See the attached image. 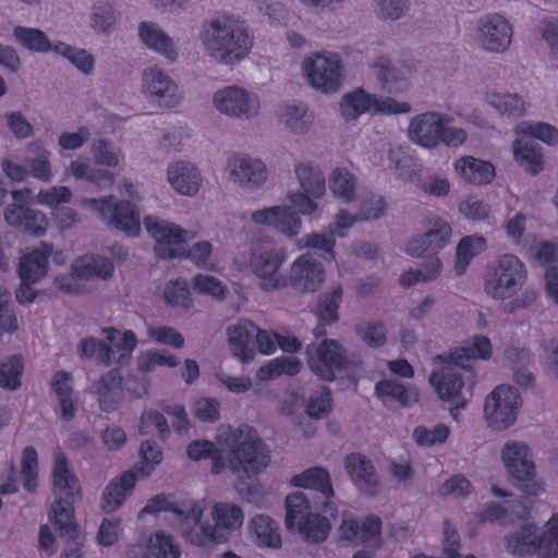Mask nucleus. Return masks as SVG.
Here are the masks:
<instances>
[{
	"mask_svg": "<svg viewBox=\"0 0 558 558\" xmlns=\"http://www.w3.org/2000/svg\"><path fill=\"white\" fill-rule=\"evenodd\" d=\"M227 449H218L210 440H194L186 449L193 461L213 459L211 473L220 474L228 468L239 481L236 486L241 495L251 496L253 487L247 483L262 473L270 462V450L258 436L255 428L243 424L228 428L225 438Z\"/></svg>",
	"mask_w": 558,
	"mask_h": 558,
	"instance_id": "f257e3e1",
	"label": "nucleus"
},
{
	"mask_svg": "<svg viewBox=\"0 0 558 558\" xmlns=\"http://www.w3.org/2000/svg\"><path fill=\"white\" fill-rule=\"evenodd\" d=\"M492 356L490 340L483 335L475 336L471 344L456 348L448 354L437 355L436 361L446 365L440 373L433 372L428 381L433 386L438 398L449 403L450 414L458 416V411L466 408L473 388L476 374L472 363L476 359L488 360Z\"/></svg>",
	"mask_w": 558,
	"mask_h": 558,
	"instance_id": "f03ea898",
	"label": "nucleus"
},
{
	"mask_svg": "<svg viewBox=\"0 0 558 558\" xmlns=\"http://www.w3.org/2000/svg\"><path fill=\"white\" fill-rule=\"evenodd\" d=\"M201 39L208 54L225 64L239 62L253 46L247 31L226 12L203 22Z\"/></svg>",
	"mask_w": 558,
	"mask_h": 558,
	"instance_id": "7ed1b4c3",
	"label": "nucleus"
},
{
	"mask_svg": "<svg viewBox=\"0 0 558 558\" xmlns=\"http://www.w3.org/2000/svg\"><path fill=\"white\" fill-rule=\"evenodd\" d=\"M52 482L53 487L64 494L51 504L48 512L49 520L61 538L77 544L82 536L75 521L74 505L82 500V488L77 476L71 471L68 459L62 452L56 456Z\"/></svg>",
	"mask_w": 558,
	"mask_h": 558,
	"instance_id": "20e7f679",
	"label": "nucleus"
},
{
	"mask_svg": "<svg viewBox=\"0 0 558 558\" xmlns=\"http://www.w3.org/2000/svg\"><path fill=\"white\" fill-rule=\"evenodd\" d=\"M305 354L311 371L324 381H333L337 376L343 377L361 364L360 360L350 357L344 347L335 339H323L319 344H308Z\"/></svg>",
	"mask_w": 558,
	"mask_h": 558,
	"instance_id": "39448f33",
	"label": "nucleus"
},
{
	"mask_svg": "<svg viewBox=\"0 0 558 558\" xmlns=\"http://www.w3.org/2000/svg\"><path fill=\"white\" fill-rule=\"evenodd\" d=\"M506 550L524 558L539 554L541 558H558V517L557 524L547 531H541L533 523H523L520 529L505 536Z\"/></svg>",
	"mask_w": 558,
	"mask_h": 558,
	"instance_id": "423d86ee",
	"label": "nucleus"
},
{
	"mask_svg": "<svg viewBox=\"0 0 558 558\" xmlns=\"http://www.w3.org/2000/svg\"><path fill=\"white\" fill-rule=\"evenodd\" d=\"M501 459L507 472L524 496H537L543 492L535 480V465L530 459L529 446L520 441H507L501 450Z\"/></svg>",
	"mask_w": 558,
	"mask_h": 558,
	"instance_id": "0eeeda50",
	"label": "nucleus"
},
{
	"mask_svg": "<svg viewBox=\"0 0 558 558\" xmlns=\"http://www.w3.org/2000/svg\"><path fill=\"white\" fill-rule=\"evenodd\" d=\"M84 204L97 213L108 227L136 236L141 232L140 211L130 201H118L110 195L102 198H86Z\"/></svg>",
	"mask_w": 558,
	"mask_h": 558,
	"instance_id": "6e6552de",
	"label": "nucleus"
},
{
	"mask_svg": "<svg viewBox=\"0 0 558 558\" xmlns=\"http://www.w3.org/2000/svg\"><path fill=\"white\" fill-rule=\"evenodd\" d=\"M526 279L524 264L512 254L502 255L485 278V292L496 300L513 296Z\"/></svg>",
	"mask_w": 558,
	"mask_h": 558,
	"instance_id": "1a4fd4ad",
	"label": "nucleus"
},
{
	"mask_svg": "<svg viewBox=\"0 0 558 558\" xmlns=\"http://www.w3.org/2000/svg\"><path fill=\"white\" fill-rule=\"evenodd\" d=\"M294 172L301 191L290 192L288 199L302 215H311L318 208L316 199L326 193V179L323 171L311 162H301L295 166Z\"/></svg>",
	"mask_w": 558,
	"mask_h": 558,
	"instance_id": "9d476101",
	"label": "nucleus"
},
{
	"mask_svg": "<svg viewBox=\"0 0 558 558\" xmlns=\"http://www.w3.org/2000/svg\"><path fill=\"white\" fill-rule=\"evenodd\" d=\"M521 403L517 388L497 386L485 399L484 414L488 426L495 430H505L513 425Z\"/></svg>",
	"mask_w": 558,
	"mask_h": 558,
	"instance_id": "9b49d317",
	"label": "nucleus"
},
{
	"mask_svg": "<svg viewBox=\"0 0 558 558\" xmlns=\"http://www.w3.org/2000/svg\"><path fill=\"white\" fill-rule=\"evenodd\" d=\"M303 72L308 84L322 93H336L341 87L342 64L337 54L317 53L306 58Z\"/></svg>",
	"mask_w": 558,
	"mask_h": 558,
	"instance_id": "f8f14e48",
	"label": "nucleus"
},
{
	"mask_svg": "<svg viewBox=\"0 0 558 558\" xmlns=\"http://www.w3.org/2000/svg\"><path fill=\"white\" fill-rule=\"evenodd\" d=\"M144 227L155 240L154 252L160 259L182 258L179 246L186 243L189 231L157 216H146Z\"/></svg>",
	"mask_w": 558,
	"mask_h": 558,
	"instance_id": "ddd939ff",
	"label": "nucleus"
},
{
	"mask_svg": "<svg viewBox=\"0 0 558 558\" xmlns=\"http://www.w3.org/2000/svg\"><path fill=\"white\" fill-rule=\"evenodd\" d=\"M355 218L342 210L338 214L337 220L330 223L328 230L322 233L305 234L301 239L303 247L314 250L322 258L327 262L336 259L335 244L336 235L345 236V231L355 222Z\"/></svg>",
	"mask_w": 558,
	"mask_h": 558,
	"instance_id": "4468645a",
	"label": "nucleus"
},
{
	"mask_svg": "<svg viewBox=\"0 0 558 558\" xmlns=\"http://www.w3.org/2000/svg\"><path fill=\"white\" fill-rule=\"evenodd\" d=\"M325 281V269L311 254H303L291 265L290 275L283 287L299 292H315Z\"/></svg>",
	"mask_w": 558,
	"mask_h": 558,
	"instance_id": "2eb2a0df",
	"label": "nucleus"
},
{
	"mask_svg": "<svg viewBox=\"0 0 558 558\" xmlns=\"http://www.w3.org/2000/svg\"><path fill=\"white\" fill-rule=\"evenodd\" d=\"M214 105L223 114L250 119L258 112L257 98L238 86L225 87L214 95Z\"/></svg>",
	"mask_w": 558,
	"mask_h": 558,
	"instance_id": "dca6fc26",
	"label": "nucleus"
},
{
	"mask_svg": "<svg viewBox=\"0 0 558 558\" xmlns=\"http://www.w3.org/2000/svg\"><path fill=\"white\" fill-rule=\"evenodd\" d=\"M512 27L499 14L486 15L480 20L477 39L481 46L490 52H502L511 44Z\"/></svg>",
	"mask_w": 558,
	"mask_h": 558,
	"instance_id": "f3484780",
	"label": "nucleus"
},
{
	"mask_svg": "<svg viewBox=\"0 0 558 558\" xmlns=\"http://www.w3.org/2000/svg\"><path fill=\"white\" fill-rule=\"evenodd\" d=\"M284 256L277 250L254 251L251 256V267L254 274L262 279L263 290L272 291L283 287L286 278L279 274Z\"/></svg>",
	"mask_w": 558,
	"mask_h": 558,
	"instance_id": "a211bd4d",
	"label": "nucleus"
},
{
	"mask_svg": "<svg viewBox=\"0 0 558 558\" xmlns=\"http://www.w3.org/2000/svg\"><path fill=\"white\" fill-rule=\"evenodd\" d=\"M448 121L446 114L435 111L417 114L410 121L408 136L411 142L422 147L436 148L439 145L442 122Z\"/></svg>",
	"mask_w": 558,
	"mask_h": 558,
	"instance_id": "6ab92c4d",
	"label": "nucleus"
},
{
	"mask_svg": "<svg viewBox=\"0 0 558 558\" xmlns=\"http://www.w3.org/2000/svg\"><path fill=\"white\" fill-rule=\"evenodd\" d=\"M345 470L361 493L368 497L378 495L380 481L369 458L360 452L350 453L345 458Z\"/></svg>",
	"mask_w": 558,
	"mask_h": 558,
	"instance_id": "aec40b11",
	"label": "nucleus"
},
{
	"mask_svg": "<svg viewBox=\"0 0 558 558\" xmlns=\"http://www.w3.org/2000/svg\"><path fill=\"white\" fill-rule=\"evenodd\" d=\"M88 392L98 397L101 411H116L123 401L122 375L116 368L110 369L89 385Z\"/></svg>",
	"mask_w": 558,
	"mask_h": 558,
	"instance_id": "412c9836",
	"label": "nucleus"
},
{
	"mask_svg": "<svg viewBox=\"0 0 558 558\" xmlns=\"http://www.w3.org/2000/svg\"><path fill=\"white\" fill-rule=\"evenodd\" d=\"M143 83L146 94L160 107L173 108L180 101L177 84L157 69H150L144 72Z\"/></svg>",
	"mask_w": 558,
	"mask_h": 558,
	"instance_id": "4be33fe9",
	"label": "nucleus"
},
{
	"mask_svg": "<svg viewBox=\"0 0 558 558\" xmlns=\"http://www.w3.org/2000/svg\"><path fill=\"white\" fill-rule=\"evenodd\" d=\"M252 220L258 225L271 226L289 236L296 235L302 223L299 214L287 206H274L255 210L252 214Z\"/></svg>",
	"mask_w": 558,
	"mask_h": 558,
	"instance_id": "5701e85b",
	"label": "nucleus"
},
{
	"mask_svg": "<svg viewBox=\"0 0 558 558\" xmlns=\"http://www.w3.org/2000/svg\"><path fill=\"white\" fill-rule=\"evenodd\" d=\"M230 178L239 184L248 187H259L266 181L265 165L246 155L238 154L229 158L227 163Z\"/></svg>",
	"mask_w": 558,
	"mask_h": 558,
	"instance_id": "b1692460",
	"label": "nucleus"
},
{
	"mask_svg": "<svg viewBox=\"0 0 558 558\" xmlns=\"http://www.w3.org/2000/svg\"><path fill=\"white\" fill-rule=\"evenodd\" d=\"M5 221L20 230L35 236H43L47 232L48 219L37 209L21 204H12L4 211Z\"/></svg>",
	"mask_w": 558,
	"mask_h": 558,
	"instance_id": "393cba45",
	"label": "nucleus"
},
{
	"mask_svg": "<svg viewBox=\"0 0 558 558\" xmlns=\"http://www.w3.org/2000/svg\"><path fill=\"white\" fill-rule=\"evenodd\" d=\"M52 254V244L41 242L32 252L21 257L17 274L21 280L40 282L48 272L49 257Z\"/></svg>",
	"mask_w": 558,
	"mask_h": 558,
	"instance_id": "a878e982",
	"label": "nucleus"
},
{
	"mask_svg": "<svg viewBox=\"0 0 558 558\" xmlns=\"http://www.w3.org/2000/svg\"><path fill=\"white\" fill-rule=\"evenodd\" d=\"M138 36L148 49L156 51L171 62L178 60L179 52L174 40L157 23H140Z\"/></svg>",
	"mask_w": 558,
	"mask_h": 558,
	"instance_id": "bb28decb",
	"label": "nucleus"
},
{
	"mask_svg": "<svg viewBox=\"0 0 558 558\" xmlns=\"http://www.w3.org/2000/svg\"><path fill=\"white\" fill-rule=\"evenodd\" d=\"M167 175L170 185L181 195L193 196L201 189L202 175L191 162L179 160L169 163Z\"/></svg>",
	"mask_w": 558,
	"mask_h": 558,
	"instance_id": "cd10ccee",
	"label": "nucleus"
},
{
	"mask_svg": "<svg viewBox=\"0 0 558 558\" xmlns=\"http://www.w3.org/2000/svg\"><path fill=\"white\" fill-rule=\"evenodd\" d=\"M229 343L233 355L248 363L254 359V337H256V325L251 320H239L227 329Z\"/></svg>",
	"mask_w": 558,
	"mask_h": 558,
	"instance_id": "c85d7f7f",
	"label": "nucleus"
},
{
	"mask_svg": "<svg viewBox=\"0 0 558 558\" xmlns=\"http://www.w3.org/2000/svg\"><path fill=\"white\" fill-rule=\"evenodd\" d=\"M74 276L78 280H89L97 277L109 280L114 272L113 263L106 256L98 254H85L77 257L71 265Z\"/></svg>",
	"mask_w": 558,
	"mask_h": 558,
	"instance_id": "c756f323",
	"label": "nucleus"
},
{
	"mask_svg": "<svg viewBox=\"0 0 558 558\" xmlns=\"http://www.w3.org/2000/svg\"><path fill=\"white\" fill-rule=\"evenodd\" d=\"M248 535L253 543L262 548L278 549L281 547L279 524L267 514L254 515L247 524Z\"/></svg>",
	"mask_w": 558,
	"mask_h": 558,
	"instance_id": "7c9ffc66",
	"label": "nucleus"
},
{
	"mask_svg": "<svg viewBox=\"0 0 558 558\" xmlns=\"http://www.w3.org/2000/svg\"><path fill=\"white\" fill-rule=\"evenodd\" d=\"M136 473L126 471L114 477L104 489L101 508L106 512H113L120 508L132 494L136 483Z\"/></svg>",
	"mask_w": 558,
	"mask_h": 558,
	"instance_id": "2f4dec72",
	"label": "nucleus"
},
{
	"mask_svg": "<svg viewBox=\"0 0 558 558\" xmlns=\"http://www.w3.org/2000/svg\"><path fill=\"white\" fill-rule=\"evenodd\" d=\"M454 170L465 182L474 185L489 184L496 175L495 167L490 161L473 156L457 159Z\"/></svg>",
	"mask_w": 558,
	"mask_h": 558,
	"instance_id": "473e14b6",
	"label": "nucleus"
},
{
	"mask_svg": "<svg viewBox=\"0 0 558 558\" xmlns=\"http://www.w3.org/2000/svg\"><path fill=\"white\" fill-rule=\"evenodd\" d=\"M291 484L295 487L317 490L327 499L335 494L330 475L328 471L322 466L306 469L302 473L293 476Z\"/></svg>",
	"mask_w": 558,
	"mask_h": 558,
	"instance_id": "72a5a7b5",
	"label": "nucleus"
},
{
	"mask_svg": "<svg viewBox=\"0 0 558 558\" xmlns=\"http://www.w3.org/2000/svg\"><path fill=\"white\" fill-rule=\"evenodd\" d=\"M307 543L324 542L331 530L329 520L316 512H307L295 524V529Z\"/></svg>",
	"mask_w": 558,
	"mask_h": 558,
	"instance_id": "f704fd0d",
	"label": "nucleus"
},
{
	"mask_svg": "<svg viewBox=\"0 0 558 558\" xmlns=\"http://www.w3.org/2000/svg\"><path fill=\"white\" fill-rule=\"evenodd\" d=\"M375 395L381 399L398 401L402 407L409 408L418 401V393L414 388H407L396 379H383L375 385Z\"/></svg>",
	"mask_w": 558,
	"mask_h": 558,
	"instance_id": "c9c22d12",
	"label": "nucleus"
},
{
	"mask_svg": "<svg viewBox=\"0 0 558 558\" xmlns=\"http://www.w3.org/2000/svg\"><path fill=\"white\" fill-rule=\"evenodd\" d=\"M12 36L19 45L29 51L37 53L54 52L56 43H51L48 35L39 28L15 26Z\"/></svg>",
	"mask_w": 558,
	"mask_h": 558,
	"instance_id": "e433bc0d",
	"label": "nucleus"
},
{
	"mask_svg": "<svg viewBox=\"0 0 558 558\" xmlns=\"http://www.w3.org/2000/svg\"><path fill=\"white\" fill-rule=\"evenodd\" d=\"M375 95L365 93L357 88L342 97L340 110L343 118L348 121L356 120L361 114L368 112L373 114Z\"/></svg>",
	"mask_w": 558,
	"mask_h": 558,
	"instance_id": "4c0bfd02",
	"label": "nucleus"
},
{
	"mask_svg": "<svg viewBox=\"0 0 558 558\" xmlns=\"http://www.w3.org/2000/svg\"><path fill=\"white\" fill-rule=\"evenodd\" d=\"M381 89L390 94H397L408 88V82L402 72L387 58H379L373 65Z\"/></svg>",
	"mask_w": 558,
	"mask_h": 558,
	"instance_id": "58836bf2",
	"label": "nucleus"
},
{
	"mask_svg": "<svg viewBox=\"0 0 558 558\" xmlns=\"http://www.w3.org/2000/svg\"><path fill=\"white\" fill-rule=\"evenodd\" d=\"M487 242L482 235L473 234L463 236L456 248L454 269L462 275L470 262L486 250Z\"/></svg>",
	"mask_w": 558,
	"mask_h": 558,
	"instance_id": "ea45409f",
	"label": "nucleus"
},
{
	"mask_svg": "<svg viewBox=\"0 0 558 558\" xmlns=\"http://www.w3.org/2000/svg\"><path fill=\"white\" fill-rule=\"evenodd\" d=\"M328 185L332 195L343 203L355 199L356 178L348 169H333L329 175Z\"/></svg>",
	"mask_w": 558,
	"mask_h": 558,
	"instance_id": "a19ab883",
	"label": "nucleus"
},
{
	"mask_svg": "<svg viewBox=\"0 0 558 558\" xmlns=\"http://www.w3.org/2000/svg\"><path fill=\"white\" fill-rule=\"evenodd\" d=\"M101 331L106 336V340L121 352L117 359V363L121 366L128 365L130 363L132 352L138 342L134 331L125 330L124 332H121L116 327L102 328Z\"/></svg>",
	"mask_w": 558,
	"mask_h": 558,
	"instance_id": "79ce46f5",
	"label": "nucleus"
},
{
	"mask_svg": "<svg viewBox=\"0 0 558 558\" xmlns=\"http://www.w3.org/2000/svg\"><path fill=\"white\" fill-rule=\"evenodd\" d=\"M514 157L517 161L529 173L535 175L543 169V155L541 148L534 143V140H517L513 144Z\"/></svg>",
	"mask_w": 558,
	"mask_h": 558,
	"instance_id": "37998d69",
	"label": "nucleus"
},
{
	"mask_svg": "<svg viewBox=\"0 0 558 558\" xmlns=\"http://www.w3.org/2000/svg\"><path fill=\"white\" fill-rule=\"evenodd\" d=\"M343 290L340 284L335 286L331 291L319 295L315 314L320 322L331 326L339 320L338 310L342 302Z\"/></svg>",
	"mask_w": 558,
	"mask_h": 558,
	"instance_id": "c03bdc74",
	"label": "nucleus"
},
{
	"mask_svg": "<svg viewBox=\"0 0 558 558\" xmlns=\"http://www.w3.org/2000/svg\"><path fill=\"white\" fill-rule=\"evenodd\" d=\"M77 354L83 360L96 359L98 364L110 366L114 353L104 340L89 336L78 342Z\"/></svg>",
	"mask_w": 558,
	"mask_h": 558,
	"instance_id": "a18cd8bd",
	"label": "nucleus"
},
{
	"mask_svg": "<svg viewBox=\"0 0 558 558\" xmlns=\"http://www.w3.org/2000/svg\"><path fill=\"white\" fill-rule=\"evenodd\" d=\"M278 116L280 122L296 134L307 132L312 124V116L307 113L306 106L303 104L284 105L280 108Z\"/></svg>",
	"mask_w": 558,
	"mask_h": 558,
	"instance_id": "49530a36",
	"label": "nucleus"
},
{
	"mask_svg": "<svg viewBox=\"0 0 558 558\" xmlns=\"http://www.w3.org/2000/svg\"><path fill=\"white\" fill-rule=\"evenodd\" d=\"M302 363L299 359L282 355L262 366L257 372V376L260 380H272L283 374L294 376L300 373Z\"/></svg>",
	"mask_w": 558,
	"mask_h": 558,
	"instance_id": "de8ad7c7",
	"label": "nucleus"
},
{
	"mask_svg": "<svg viewBox=\"0 0 558 558\" xmlns=\"http://www.w3.org/2000/svg\"><path fill=\"white\" fill-rule=\"evenodd\" d=\"M24 361L20 354L8 356L0 363V387L8 391H15L22 385Z\"/></svg>",
	"mask_w": 558,
	"mask_h": 558,
	"instance_id": "09e8293b",
	"label": "nucleus"
},
{
	"mask_svg": "<svg viewBox=\"0 0 558 558\" xmlns=\"http://www.w3.org/2000/svg\"><path fill=\"white\" fill-rule=\"evenodd\" d=\"M145 558H181V550L170 534L158 531L148 539Z\"/></svg>",
	"mask_w": 558,
	"mask_h": 558,
	"instance_id": "8fccbe9b",
	"label": "nucleus"
},
{
	"mask_svg": "<svg viewBox=\"0 0 558 558\" xmlns=\"http://www.w3.org/2000/svg\"><path fill=\"white\" fill-rule=\"evenodd\" d=\"M70 169L76 179H85L101 190L108 189L114 183V174L111 171L93 169L88 163L78 160L72 161Z\"/></svg>",
	"mask_w": 558,
	"mask_h": 558,
	"instance_id": "3c124183",
	"label": "nucleus"
},
{
	"mask_svg": "<svg viewBox=\"0 0 558 558\" xmlns=\"http://www.w3.org/2000/svg\"><path fill=\"white\" fill-rule=\"evenodd\" d=\"M54 53L68 59L77 70L88 75L95 66V59L87 50L56 41Z\"/></svg>",
	"mask_w": 558,
	"mask_h": 558,
	"instance_id": "603ef678",
	"label": "nucleus"
},
{
	"mask_svg": "<svg viewBox=\"0 0 558 558\" xmlns=\"http://www.w3.org/2000/svg\"><path fill=\"white\" fill-rule=\"evenodd\" d=\"M213 519L220 527L233 531L243 524L244 513L236 505L218 502L213 508Z\"/></svg>",
	"mask_w": 558,
	"mask_h": 558,
	"instance_id": "864d4df0",
	"label": "nucleus"
},
{
	"mask_svg": "<svg viewBox=\"0 0 558 558\" xmlns=\"http://www.w3.org/2000/svg\"><path fill=\"white\" fill-rule=\"evenodd\" d=\"M488 102L501 114L521 117L525 112L524 101L517 94L493 93L488 96Z\"/></svg>",
	"mask_w": 558,
	"mask_h": 558,
	"instance_id": "5fc2aeb1",
	"label": "nucleus"
},
{
	"mask_svg": "<svg viewBox=\"0 0 558 558\" xmlns=\"http://www.w3.org/2000/svg\"><path fill=\"white\" fill-rule=\"evenodd\" d=\"M117 17L113 7L106 1H98L93 7L90 26L98 34H107L116 24Z\"/></svg>",
	"mask_w": 558,
	"mask_h": 558,
	"instance_id": "6e6d98bb",
	"label": "nucleus"
},
{
	"mask_svg": "<svg viewBox=\"0 0 558 558\" xmlns=\"http://www.w3.org/2000/svg\"><path fill=\"white\" fill-rule=\"evenodd\" d=\"M286 527L289 531H294L296 520H301L304 511H307L311 509L310 500L307 496L302 492H295L292 494H289L286 497Z\"/></svg>",
	"mask_w": 558,
	"mask_h": 558,
	"instance_id": "4d7b16f0",
	"label": "nucleus"
},
{
	"mask_svg": "<svg viewBox=\"0 0 558 558\" xmlns=\"http://www.w3.org/2000/svg\"><path fill=\"white\" fill-rule=\"evenodd\" d=\"M355 332L371 348H380L387 341L386 327L381 322L360 323Z\"/></svg>",
	"mask_w": 558,
	"mask_h": 558,
	"instance_id": "13d9d810",
	"label": "nucleus"
},
{
	"mask_svg": "<svg viewBox=\"0 0 558 558\" xmlns=\"http://www.w3.org/2000/svg\"><path fill=\"white\" fill-rule=\"evenodd\" d=\"M179 364L180 360L175 355L154 350L142 353L137 360V367L142 373L151 372L157 365L175 367Z\"/></svg>",
	"mask_w": 558,
	"mask_h": 558,
	"instance_id": "bf43d9fd",
	"label": "nucleus"
},
{
	"mask_svg": "<svg viewBox=\"0 0 558 558\" xmlns=\"http://www.w3.org/2000/svg\"><path fill=\"white\" fill-rule=\"evenodd\" d=\"M449 428L445 424H438L433 429L420 425L413 430V438L420 446L430 447L444 444L449 436Z\"/></svg>",
	"mask_w": 558,
	"mask_h": 558,
	"instance_id": "052dcab7",
	"label": "nucleus"
},
{
	"mask_svg": "<svg viewBox=\"0 0 558 558\" xmlns=\"http://www.w3.org/2000/svg\"><path fill=\"white\" fill-rule=\"evenodd\" d=\"M332 411V398L331 390L327 386L322 387V391L319 396H311L307 404H306V414L307 416L320 420L328 415Z\"/></svg>",
	"mask_w": 558,
	"mask_h": 558,
	"instance_id": "680f3d73",
	"label": "nucleus"
},
{
	"mask_svg": "<svg viewBox=\"0 0 558 558\" xmlns=\"http://www.w3.org/2000/svg\"><path fill=\"white\" fill-rule=\"evenodd\" d=\"M26 165L29 167V173L43 181V182H49L52 173H51V166L49 161V153L41 148L36 147V155L34 157H28L26 159Z\"/></svg>",
	"mask_w": 558,
	"mask_h": 558,
	"instance_id": "e2e57ef3",
	"label": "nucleus"
},
{
	"mask_svg": "<svg viewBox=\"0 0 558 558\" xmlns=\"http://www.w3.org/2000/svg\"><path fill=\"white\" fill-rule=\"evenodd\" d=\"M140 454L142 457V464L137 472H141L143 476H148L155 470L162 460V451L159 446L150 440L142 442L140 448Z\"/></svg>",
	"mask_w": 558,
	"mask_h": 558,
	"instance_id": "0e129e2a",
	"label": "nucleus"
},
{
	"mask_svg": "<svg viewBox=\"0 0 558 558\" xmlns=\"http://www.w3.org/2000/svg\"><path fill=\"white\" fill-rule=\"evenodd\" d=\"M163 296L167 303L189 308L192 304L186 281L177 279L165 288Z\"/></svg>",
	"mask_w": 558,
	"mask_h": 558,
	"instance_id": "69168bd1",
	"label": "nucleus"
},
{
	"mask_svg": "<svg viewBox=\"0 0 558 558\" xmlns=\"http://www.w3.org/2000/svg\"><path fill=\"white\" fill-rule=\"evenodd\" d=\"M195 417L204 423H215L220 418V403L215 398H201L193 403Z\"/></svg>",
	"mask_w": 558,
	"mask_h": 558,
	"instance_id": "338daca9",
	"label": "nucleus"
},
{
	"mask_svg": "<svg viewBox=\"0 0 558 558\" xmlns=\"http://www.w3.org/2000/svg\"><path fill=\"white\" fill-rule=\"evenodd\" d=\"M538 31L549 46L550 58L558 61V19L545 17L541 22Z\"/></svg>",
	"mask_w": 558,
	"mask_h": 558,
	"instance_id": "774afa93",
	"label": "nucleus"
}]
</instances>
